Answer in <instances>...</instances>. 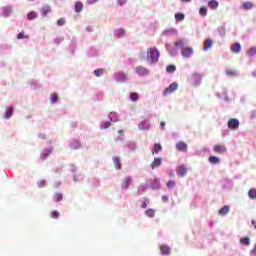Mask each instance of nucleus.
Wrapping results in <instances>:
<instances>
[{
	"label": "nucleus",
	"instance_id": "a18cd8bd",
	"mask_svg": "<svg viewBox=\"0 0 256 256\" xmlns=\"http://www.w3.org/2000/svg\"><path fill=\"white\" fill-rule=\"evenodd\" d=\"M175 71H177V66L173 64H169L166 66V73H169L170 75H172L173 73H175Z\"/></svg>",
	"mask_w": 256,
	"mask_h": 256
},
{
	"label": "nucleus",
	"instance_id": "13d9d810",
	"mask_svg": "<svg viewBox=\"0 0 256 256\" xmlns=\"http://www.w3.org/2000/svg\"><path fill=\"white\" fill-rule=\"evenodd\" d=\"M95 77H101L103 73H105V70L103 68H97L94 70Z\"/></svg>",
	"mask_w": 256,
	"mask_h": 256
},
{
	"label": "nucleus",
	"instance_id": "423d86ee",
	"mask_svg": "<svg viewBox=\"0 0 256 256\" xmlns=\"http://www.w3.org/2000/svg\"><path fill=\"white\" fill-rule=\"evenodd\" d=\"M239 125H241V122L237 118H230L227 122V127L230 131H237Z\"/></svg>",
	"mask_w": 256,
	"mask_h": 256
},
{
	"label": "nucleus",
	"instance_id": "c756f323",
	"mask_svg": "<svg viewBox=\"0 0 256 256\" xmlns=\"http://www.w3.org/2000/svg\"><path fill=\"white\" fill-rule=\"evenodd\" d=\"M163 151V146H161V143H154V147L152 149V155H159Z\"/></svg>",
	"mask_w": 256,
	"mask_h": 256
},
{
	"label": "nucleus",
	"instance_id": "de8ad7c7",
	"mask_svg": "<svg viewBox=\"0 0 256 256\" xmlns=\"http://www.w3.org/2000/svg\"><path fill=\"white\" fill-rule=\"evenodd\" d=\"M208 7L210 9L215 10V9H217V7H219V2L217 0H210V1H208Z\"/></svg>",
	"mask_w": 256,
	"mask_h": 256
},
{
	"label": "nucleus",
	"instance_id": "9d476101",
	"mask_svg": "<svg viewBox=\"0 0 256 256\" xmlns=\"http://www.w3.org/2000/svg\"><path fill=\"white\" fill-rule=\"evenodd\" d=\"M135 73L136 75H139V77H147L151 71L143 66H137L135 68Z\"/></svg>",
	"mask_w": 256,
	"mask_h": 256
},
{
	"label": "nucleus",
	"instance_id": "6e6d98bb",
	"mask_svg": "<svg viewBox=\"0 0 256 256\" xmlns=\"http://www.w3.org/2000/svg\"><path fill=\"white\" fill-rule=\"evenodd\" d=\"M222 95H223V101L225 103H231V97H229V94L227 93V90H224L222 92Z\"/></svg>",
	"mask_w": 256,
	"mask_h": 256
},
{
	"label": "nucleus",
	"instance_id": "a211bd4d",
	"mask_svg": "<svg viewBox=\"0 0 256 256\" xmlns=\"http://www.w3.org/2000/svg\"><path fill=\"white\" fill-rule=\"evenodd\" d=\"M162 35L164 37H175V35H177V29L175 28H168V29H165L163 32H162Z\"/></svg>",
	"mask_w": 256,
	"mask_h": 256
},
{
	"label": "nucleus",
	"instance_id": "58836bf2",
	"mask_svg": "<svg viewBox=\"0 0 256 256\" xmlns=\"http://www.w3.org/2000/svg\"><path fill=\"white\" fill-rule=\"evenodd\" d=\"M240 243L245 247H249L251 245V239L249 238V236L242 237L240 238Z\"/></svg>",
	"mask_w": 256,
	"mask_h": 256
},
{
	"label": "nucleus",
	"instance_id": "052dcab7",
	"mask_svg": "<svg viewBox=\"0 0 256 256\" xmlns=\"http://www.w3.org/2000/svg\"><path fill=\"white\" fill-rule=\"evenodd\" d=\"M175 185H177V183L175 182V180H169L166 184L167 189L171 190L175 187Z\"/></svg>",
	"mask_w": 256,
	"mask_h": 256
},
{
	"label": "nucleus",
	"instance_id": "dca6fc26",
	"mask_svg": "<svg viewBox=\"0 0 256 256\" xmlns=\"http://www.w3.org/2000/svg\"><path fill=\"white\" fill-rule=\"evenodd\" d=\"M163 165L162 157H155L152 163L150 164V169H159Z\"/></svg>",
	"mask_w": 256,
	"mask_h": 256
},
{
	"label": "nucleus",
	"instance_id": "393cba45",
	"mask_svg": "<svg viewBox=\"0 0 256 256\" xmlns=\"http://www.w3.org/2000/svg\"><path fill=\"white\" fill-rule=\"evenodd\" d=\"M160 251H161V255H171V247H169V245L167 244H162L160 246Z\"/></svg>",
	"mask_w": 256,
	"mask_h": 256
},
{
	"label": "nucleus",
	"instance_id": "ea45409f",
	"mask_svg": "<svg viewBox=\"0 0 256 256\" xmlns=\"http://www.w3.org/2000/svg\"><path fill=\"white\" fill-rule=\"evenodd\" d=\"M83 179H85V177L83 176L82 173L79 174H73V181L74 183H81V181H83Z\"/></svg>",
	"mask_w": 256,
	"mask_h": 256
},
{
	"label": "nucleus",
	"instance_id": "a878e982",
	"mask_svg": "<svg viewBox=\"0 0 256 256\" xmlns=\"http://www.w3.org/2000/svg\"><path fill=\"white\" fill-rule=\"evenodd\" d=\"M51 11H52V9H51V6H49V5H44L40 9V13H41L42 17H47L49 15V13H51Z\"/></svg>",
	"mask_w": 256,
	"mask_h": 256
},
{
	"label": "nucleus",
	"instance_id": "f03ea898",
	"mask_svg": "<svg viewBox=\"0 0 256 256\" xmlns=\"http://www.w3.org/2000/svg\"><path fill=\"white\" fill-rule=\"evenodd\" d=\"M176 49H181V55L184 59H189L193 57V47H185V42L183 40H178L174 42Z\"/></svg>",
	"mask_w": 256,
	"mask_h": 256
},
{
	"label": "nucleus",
	"instance_id": "b1692460",
	"mask_svg": "<svg viewBox=\"0 0 256 256\" xmlns=\"http://www.w3.org/2000/svg\"><path fill=\"white\" fill-rule=\"evenodd\" d=\"M13 113H15V108H13V106L7 107L4 112V119H11Z\"/></svg>",
	"mask_w": 256,
	"mask_h": 256
},
{
	"label": "nucleus",
	"instance_id": "7c9ffc66",
	"mask_svg": "<svg viewBox=\"0 0 256 256\" xmlns=\"http://www.w3.org/2000/svg\"><path fill=\"white\" fill-rule=\"evenodd\" d=\"M84 7L85 6L83 5V2L76 1L75 4H74L75 13H81V11H83Z\"/></svg>",
	"mask_w": 256,
	"mask_h": 256
},
{
	"label": "nucleus",
	"instance_id": "4be33fe9",
	"mask_svg": "<svg viewBox=\"0 0 256 256\" xmlns=\"http://www.w3.org/2000/svg\"><path fill=\"white\" fill-rule=\"evenodd\" d=\"M13 13V6H5L2 7V15L3 17H11V14Z\"/></svg>",
	"mask_w": 256,
	"mask_h": 256
},
{
	"label": "nucleus",
	"instance_id": "f3484780",
	"mask_svg": "<svg viewBox=\"0 0 256 256\" xmlns=\"http://www.w3.org/2000/svg\"><path fill=\"white\" fill-rule=\"evenodd\" d=\"M69 147L72 151H77V149H81V141L77 139H71L69 141Z\"/></svg>",
	"mask_w": 256,
	"mask_h": 256
},
{
	"label": "nucleus",
	"instance_id": "49530a36",
	"mask_svg": "<svg viewBox=\"0 0 256 256\" xmlns=\"http://www.w3.org/2000/svg\"><path fill=\"white\" fill-rule=\"evenodd\" d=\"M215 153H225V151H227V148L225 146H221V145H215L213 147Z\"/></svg>",
	"mask_w": 256,
	"mask_h": 256
},
{
	"label": "nucleus",
	"instance_id": "69168bd1",
	"mask_svg": "<svg viewBox=\"0 0 256 256\" xmlns=\"http://www.w3.org/2000/svg\"><path fill=\"white\" fill-rule=\"evenodd\" d=\"M59 217H61V214L57 210H53L51 212V218L52 219H59Z\"/></svg>",
	"mask_w": 256,
	"mask_h": 256
},
{
	"label": "nucleus",
	"instance_id": "bb28decb",
	"mask_svg": "<svg viewBox=\"0 0 256 256\" xmlns=\"http://www.w3.org/2000/svg\"><path fill=\"white\" fill-rule=\"evenodd\" d=\"M86 53L87 57H99V50L95 47H90Z\"/></svg>",
	"mask_w": 256,
	"mask_h": 256
},
{
	"label": "nucleus",
	"instance_id": "7ed1b4c3",
	"mask_svg": "<svg viewBox=\"0 0 256 256\" xmlns=\"http://www.w3.org/2000/svg\"><path fill=\"white\" fill-rule=\"evenodd\" d=\"M114 80L116 83H127L129 81V78L123 71H118L113 74Z\"/></svg>",
	"mask_w": 256,
	"mask_h": 256
},
{
	"label": "nucleus",
	"instance_id": "39448f33",
	"mask_svg": "<svg viewBox=\"0 0 256 256\" xmlns=\"http://www.w3.org/2000/svg\"><path fill=\"white\" fill-rule=\"evenodd\" d=\"M222 191H233L234 183L229 178H224L221 181Z\"/></svg>",
	"mask_w": 256,
	"mask_h": 256
},
{
	"label": "nucleus",
	"instance_id": "09e8293b",
	"mask_svg": "<svg viewBox=\"0 0 256 256\" xmlns=\"http://www.w3.org/2000/svg\"><path fill=\"white\" fill-rule=\"evenodd\" d=\"M11 49H13L11 44L4 43L0 45V51H11Z\"/></svg>",
	"mask_w": 256,
	"mask_h": 256
},
{
	"label": "nucleus",
	"instance_id": "cd10ccee",
	"mask_svg": "<svg viewBox=\"0 0 256 256\" xmlns=\"http://www.w3.org/2000/svg\"><path fill=\"white\" fill-rule=\"evenodd\" d=\"M108 119L110 123H117V121H119V114L117 112H110L108 114Z\"/></svg>",
	"mask_w": 256,
	"mask_h": 256
},
{
	"label": "nucleus",
	"instance_id": "4d7b16f0",
	"mask_svg": "<svg viewBox=\"0 0 256 256\" xmlns=\"http://www.w3.org/2000/svg\"><path fill=\"white\" fill-rule=\"evenodd\" d=\"M126 147L129 151H135L137 149V144H135V142H128Z\"/></svg>",
	"mask_w": 256,
	"mask_h": 256
},
{
	"label": "nucleus",
	"instance_id": "1a4fd4ad",
	"mask_svg": "<svg viewBox=\"0 0 256 256\" xmlns=\"http://www.w3.org/2000/svg\"><path fill=\"white\" fill-rule=\"evenodd\" d=\"M192 81H193L194 87H199V85H201L203 81V75H201V73L199 72H194L192 74Z\"/></svg>",
	"mask_w": 256,
	"mask_h": 256
},
{
	"label": "nucleus",
	"instance_id": "e433bc0d",
	"mask_svg": "<svg viewBox=\"0 0 256 256\" xmlns=\"http://www.w3.org/2000/svg\"><path fill=\"white\" fill-rule=\"evenodd\" d=\"M155 213H156V211L153 208H148L144 211V215L146 217H149L150 219H153V217H155Z\"/></svg>",
	"mask_w": 256,
	"mask_h": 256
},
{
	"label": "nucleus",
	"instance_id": "774afa93",
	"mask_svg": "<svg viewBox=\"0 0 256 256\" xmlns=\"http://www.w3.org/2000/svg\"><path fill=\"white\" fill-rule=\"evenodd\" d=\"M63 41H65L64 38H61V37L54 38L55 45H61V43H63Z\"/></svg>",
	"mask_w": 256,
	"mask_h": 256
},
{
	"label": "nucleus",
	"instance_id": "473e14b6",
	"mask_svg": "<svg viewBox=\"0 0 256 256\" xmlns=\"http://www.w3.org/2000/svg\"><path fill=\"white\" fill-rule=\"evenodd\" d=\"M208 161L211 165H219V163H221V158L211 155L209 156Z\"/></svg>",
	"mask_w": 256,
	"mask_h": 256
},
{
	"label": "nucleus",
	"instance_id": "5701e85b",
	"mask_svg": "<svg viewBox=\"0 0 256 256\" xmlns=\"http://www.w3.org/2000/svg\"><path fill=\"white\" fill-rule=\"evenodd\" d=\"M113 35H114V37H116V39H121V38L125 37V29L124 28L115 29L113 31Z\"/></svg>",
	"mask_w": 256,
	"mask_h": 256
},
{
	"label": "nucleus",
	"instance_id": "aec40b11",
	"mask_svg": "<svg viewBox=\"0 0 256 256\" xmlns=\"http://www.w3.org/2000/svg\"><path fill=\"white\" fill-rule=\"evenodd\" d=\"M188 146L184 141H180L176 144V151H180L181 153H187Z\"/></svg>",
	"mask_w": 256,
	"mask_h": 256
},
{
	"label": "nucleus",
	"instance_id": "20e7f679",
	"mask_svg": "<svg viewBox=\"0 0 256 256\" xmlns=\"http://www.w3.org/2000/svg\"><path fill=\"white\" fill-rule=\"evenodd\" d=\"M179 89V84L177 82L171 83L167 88L163 90V97H167V95H171V93H175Z\"/></svg>",
	"mask_w": 256,
	"mask_h": 256
},
{
	"label": "nucleus",
	"instance_id": "0e129e2a",
	"mask_svg": "<svg viewBox=\"0 0 256 256\" xmlns=\"http://www.w3.org/2000/svg\"><path fill=\"white\" fill-rule=\"evenodd\" d=\"M104 93L103 92H97L95 95V101H103Z\"/></svg>",
	"mask_w": 256,
	"mask_h": 256
},
{
	"label": "nucleus",
	"instance_id": "9b49d317",
	"mask_svg": "<svg viewBox=\"0 0 256 256\" xmlns=\"http://www.w3.org/2000/svg\"><path fill=\"white\" fill-rule=\"evenodd\" d=\"M176 173H177L178 177H185V175H187V173H189V168H187L185 166V164H181V165L177 166Z\"/></svg>",
	"mask_w": 256,
	"mask_h": 256
},
{
	"label": "nucleus",
	"instance_id": "ddd939ff",
	"mask_svg": "<svg viewBox=\"0 0 256 256\" xmlns=\"http://www.w3.org/2000/svg\"><path fill=\"white\" fill-rule=\"evenodd\" d=\"M131 185H133V177L126 176L124 178V180L122 181V185H121L122 189L124 191H127V189H129V187H131Z\"/></svg>",
	"mask_w": 256,
	"mask_h": 256
},
{
	"label": "nucleus",
	"instance_id": "37998d69",
	"mask_svg": "<svg viewBox=\"0 0 256 256\" xmlns=\"http://www.w3.org/2000/svg\"><path fill=\"white\" fill-rule=\"evenodd\" d=\"M129 99L130 101H132V103H137V101H139V93L131 92L129 95Z\"/></svg>",
	"mask_w": 256,
	"mask_h": 256
},
{
	"label": "nucleus",
	"instance_id": "72a5a7b5",
	"mask_svg": "<svg viewBox=\"0 0 256 256\" xmlns=\"http://www.w3.org/2000/svg\"><path fill=\"white\" fill-rule=\"evenodd\" d=\"M213 47V39L207 38L204 41V51H209V49H212Z\"/></svg>",
	"mask_w": 256,
	"mask_h": 256
},
{
	"label": "nucleus",
	"instance_id": "603ef678",
	"mask_svg": "<svg viewBox=\"0 0 256 256\" xmlns=\"http://www.w3.org/2000/svg\"><path fill=\"white\" fill-rule=\"evenodd\" d=\"M63 199V195L61 194V193H59V192H57V193H55L54 195H53V201L55 202V203H60V201Z\"/></svg>",
	"mask_w": 256,
	"mask_h": 256
},
{
	"label": "nucleus",
	"instance_id": "f8f14e48",
	"mask_svg": "<svg viewBox=\"0 0 256 256\" xmlns=\"http://www.w3.org/2000/svg\"><path fill=\"white\" fill-rule=\"evenodd\" d=\"M226 23L222 22L216 29L219 37H221L222 39H224V37L227 35V27H226Z\"/></svg>",
	"mask_w": 256,
	"mask_h": 256
},
{
	"label": "nucleus",
	"instance_id": "a19ab883",
	"mask_svg": "<svg viewBox=\"0 0 256 256\" xmlns=\"http://www.w3.org/2000/svg\"><path fill=\"white\" fill-rule=\"evenodd\" d=\"M59 102V94H57L56 92L52 93L50 95V103L52 105H55V103H58Z\"/></svg>",
	"mask_w": 256,
	"mask_h": 256
},
{
	"label": "nucleus",
	"instance_id": "e2e57ef3",
	"mask_svg": "<svg viewBox=\"0 0 256 256\" xmlns=\"http://www.w3.org/2000/svg\"><path fill=\"white\" fill-rule=\"evenodd\" d=\"M16 39H29V36L25 35V32H19L17 35H16Z\"/></svg>",
	"mask_w": 256,
	"mask_h": 256
},
{
	"label": "nucleus",
	"instance_id": "412c9836",
	"mask_svg": "<svg viewBox=\"0 0 256 256\" xmlns=\"http://www.w3.org/2000/svg\"><path fill=\"white\" fill-rule=\"evenodd\" d=\"M51 153H53V148H44L40 154V158L42 159V161H45V159H47V157H49Z\"/></svg>",
	"mask_w": 256,
	"mask_h": 256
},
{
	"label": "nucleus",
	"instance_id": "4468645a",
	"mask_svg": "<svg viewBox=\"0 0 256 256\" xmlns=\"http://www.w3.org/2000/svg\"><path fill=\"white\" fill-rule=\"evenodd\" d=\"M149 187L152 189V191H159V189H161V180H159V178L155 177L150 182Z\"/></svg>",
	"mask_w": 256,
	"mask_h": 256
},
{
	"label": "nucleus",
	"instance_id": "680f3d73",
	"mask_svg": "<svg viewBox=\"0 0 256 256\" xmlns=\"http://www.w3.org/2000/svg\"><path fill=\"white\" fill-rule=\"evenodd\" d=\"M37 187H39V189H43L45 187H47V180H40L37 182Z\"/></svg>",
	"mask_w": 256,
	"mask_h": 256
},
{
	"label": "nucleus",
	"instance_id": "3c124183",
	"mask_svg": "<svg viewBox=\"0 0 256 256\" xmlns=\"http://www.w3.org/2000/svg\"><path fill=\"white\" fill-rule=\"evenodd\" d=\"M150 203H151V200H149V198H143L140 206L141 209H147Z\"/></svg>",
	"mask_w": 256,
	"mask_h": 256
},
{
	"label": "nucleus",
	"instance_id": "c85d7f7f",
	"mask_svg": "<svg viewBox=\"0 0 256 256\" xmlns=\"http://www.w3.org/2000/svg\"><path fill=\"white\" fill-rule=\"evenodd\" d=\"M229 211H231L229 205H224L222 208L219 209L218 215H220L221 217H225V215H227Z\"/></svg>",
	"mask_w": 256,
	"mask_h": 256
},
{
	"label": "nucleus",
	"instance_id": "8fccbe9b",
	"mask_svg": "<svg viewBox=\"0 0 256 256\" xmlns=\"http://www.w3.org/2000/svg\"><path fill=\"white\" fill-rule=\"evenodd\" d=\"M208 9L206 6H201L199 9L200 17H207Z\"/></svg>",
	"mask_w": 256,
	"mask_h": 256
},
{
	"label": "nucleus",
	"instance_id": "f704fd0d",
	"mask_svg": "<svg viewBox=\"0 0 256 256\" xmlns=\"http://www.w3.org/2000/svg\"><path fill=\"white\" fill-rule=\"evenodd\" d=\"M231 51L232 53H236V54L241 53V43L239 42L234 43L231 47Z\"/></svg>",
	"mask_w": 256,
	"mask_h": 256
},
{
	"label": "nucleus",
	"instance_id": "6ab92c4d",
	"mask_svg": "<svg viewBox=\"0 0 256 256\" xmlns=\"http://www.w3.org/2000/svg\"><path fill=\"white\" fill-rule=\"evenodd\" d=\"M112 161L115 169H117L118 171H121V169H123V164L121 163V158L119 156H114L112 158Z\"/></svg>",
	"mask_w": 256,
	"mask_h": 256
},
{
	"label": "nucleus",
	"instance_id": "5fc2aeb1",
	"mask_svg": "<svg viewBox=\"0 0 256 256\" xmlns=\"http://www.w3.org/2000/svg\"><path fill=\"white\" fill-rule=\"evenodd\" d=\"M109 127H111V122L109 121H103L100 124V129L101 130H105V129H109Z\"/></svg>",
	"mask_w": 256,
	"mask_h": 256
},
{
	"label": "nucleus",
	"instance_id": "6e6552de",
	"mask_svg": "<svg viewBox=\"0 0 256 256\" xmlns=\"http://www.w3.org/2000/svg\"><path fill=\"white\" fill-rule=\"evenodd\" d=\"M76 50H77V37L73 36L68 46V53H70L71 56L74 57Z\"/></svg>",
	"mask_w": 256,
	"mask_h": 256
},
{
	"label": "nucleus",
	"instance_id": "864d4df0",
	"mask_svg": "<svg viewBox=\"0 0 256 256\" xmlns=\"http://www.w3.org/2000/svg\"><path fill=\"white\" fill-rule=\"evenodd\" d=\"M248 197H249V199H252V200L256 199V188H251L248 191Z\"/></svg>",
	"mask_w": 256,
	"mask_h": 256
},
{
	"label": "nucleus",
	"instance_id": "bf43d9fd",
	"mask_svg": "<svg viewBox=\"0 0 256 256\" xmlns=\"http://www.w3.org/2000/svg\"><path fill=\"white\" fill-rule=\"evenodd\" d=\"M228 77H239V72L233 70H226Z\"/></svg>",
	"mask_w": 256,
	"mask_h": 256
},
{
	"label": "nucleus",
	"instance_id": "338daca9",
	"mask_svg": "<svg viewBox=\"0 0 256 256\" xmlns=\"http://www.w3.org/2000/svg\"><path fill=\"white\" fill-rule=\"evenodd\" d=\"M56 23H57L58 27H63V25H65V23H67V21L65 18H59Z\"/></svg>",
	"mask_w": 256,
	"mask_h": 256
},
{
	"label": "nucleus",
	"instance_id": "79ce46f5",
	"mask_svg": "<svg viewBox=\"0 0 256 256\" xmlns=\"http://www.w3.org/2000/svg\"><path fill=\"white\" fill-rule=\"evenodd\" d=\"M147 191V184H141L137 188V195H143Z\"/></svg>",
	"mask_w": 256,
	"mask_h": 256
},
{
	"label": "nucleus",
	"instance_id": "c9c22d12",
	"mask_svg": "<svg viewBox=\"0 0 256 256\" xmlns=\"http://www.w3.org/2000/svg\"><path fill=\"white\" fill-rule=\"evenodd\" d=\"M176 23H181V21H185V14L183 12H177L175 15Z\"/></svg>",
	"mask_w": 256,
	"mask_h": 256
},
{
	"label": "nucleus",
	"instance_id": "f257e3e1",
	"mask_svg": "<svg viewBox=\"0 0 256 256\" xmlns=\"http://www.w3.org/2000/svg\"><path fill=\"white\" fill-rule=\"evenodd\" d=\"M161 52L157 47H150L146 52V59L149 65H157L159 63Z\"/></svg>",
	"mask_w": 256,
	"mask_h": 256
},
{
	"label": "nucleus",
	"instance_id": "c03bdc74",
	"mask_svg": "<svg viewBox=\"0 0 256 256\" xmlns=\"http://www.w3.org/2000/svg\"><path fill=\"white\" fill-rule=\"evenodd\" d=\"M242 9H244V11H251V9H253V2H250V1L244 2L242 4Z\"/></svg>",
	"mask_w": 256,
	"mask_h": 256
},
{
	"label": "nucleus",
	"instance_id": "4c0bfd02",
	"mask_svg": "<svg viewBox=\"0 0 256 256\" xmlns=\"http://www.w3.org/2000/svg\"><path fill=\"white\" fill-rule=\"evenodd\" d=\"M246 55H247V57H249V59H253V57H255V55H256V46L250 47L247 50Z\"/></svg>",
	"mask_w": 256,
	"mask_h": 256
},
{
	"label": "nucleus",
	"instance_id": "2eb2a0df",
	"mask_svg": "<svg viewBox=\"0 0 256 256\" xmlns=\"http://www.w3.org/2000/svg\"><path fill=\"white\" fill-rule=\"evenodd\" d=\"M139 131H149L151 129V123L149 120H142L138 125Z\"/></svg>",
	"mask_w": 256,
	"mask_h": 256
},
{
	"label": "nucleus",
	"instance_id": "0eeeda50",
	"mask_svg": "<svg viewBox=\"0 0 256 256\" xmlns=\"http://www.w3.org/2000/svg\"><path fill=\"white\" fill-rule=\"evenodd\" d=\"M165 47L170 57H177L179 55V48L171 45V43H166Z\"/></svg>",
	"mask_w": 256,
	"mask_h": 256
},
{
	"label": "nucleus",
	"instance_id": "2f4dec72",
	"mask_svg": "<svg viewBox=\"0 0 256 256\" xmlns=\"http://www.w3.org/2000/svg\"><path fill=\"white\" fill-rule=\"evenodd\" d=\"M38 17H39V14H37V12L35 11H30L26 15V19L28 21H35V19H37Z\"/></svg>",
	"mask_w": 256,
	"mask_h": 256
}]
</instances>
